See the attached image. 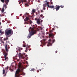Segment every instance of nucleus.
Segmentation results:
<instances>
[{
	"label": "nucleus",
	"mask_w": 77,
	"mask_h": 77,
	"mask_svg": "<svg viewBox=\"0 0 77 77\" xmlns=\"http://www.w3.org/2000/svg\"><path fill=\"white\" fill-rule=\"evenodd\" d=\"M29 33L27 37L28 39H29L31 38L32 36H33V35L36 33V30H34V27H33L32 28L31 27H30L29 29Z\"/></svg>",
	"instance_id": "nucleus-1"
},
{
	"label": "nucleus",
	"mask_w": 77,
	"mask_h": 77,
	"mask_svg": "<svg viewBox=\"0 0 77 77\" xmlns=\"http://www.w3.org/2000/svg\"><path fill=\"white\" fill-rule=\"evenodd\" d=\"M24 70V68H23V67L21 64H20L19 65V68L17 70L16 72L15 73V77H20V72H21V71H23Z\"/></svg>",
	"instance_id": "nucleus-2"
},
{
	"label": "nucleus",
	"mask_w": 77,
	"mask_h": 77,
	"mask_svg": "<svg viewBox=\"0 0 77 77\" xmlns=\"http://www.w3.org/2000/svg\"><path fill=\"white\" fill-rule=\"evenodd\" d=\"M13 30L12 29H6L5 30V35L6 36H11L10 35H12L13 34Z\"/></svg>",
	"instance_id": "nucleus-3"
},
{
	"label": "nucleus",
	"mask_w": 77,
	"mask_h": 77,
	"mask_svg": "<svg viewBox=\"0 0 77 77\" xmlns=\"http://www.w3.org/2000/svg\"><path fill=\"white\" fill-rule=\"evenodd\" d=\"M25 54H21L19 53V57H20V58L24 59L26 57H27V55H25Z\"/></svg>",
	"instance_id": "nucleus-4"
},
{
	"label": "nucleus",
	"mask_w": 77,
	"mask_h": 77,
	"mask_svg": "<svg viewBox=\"0 0 77 77\" xmlns=\"http://www.w3.org/2000/svg\"><path fill=\"white\" fill-rule=\"evenodd\" d=\"M60 7L61 8H64V6L62 5L59 6V5L57 6V5H56L55 6L56 8H54L53 10H54V9H56V11H59V9H60Z\"/></svg>",
	"instance_id": "nucleus-5"
},
{
	"label": "nucleus",
	"mask_w": 77,
	"mask_h": 77,
	"mask_svg": "<svg viewBox=\"0 0 77 77\" xmlns=\"http://www.w3.org/2000/svg\"><path fill=\"white\" fill-rule=\"evenodd\" d=\"M49 42L48 44L47 45L48 47H49V46L52 45V44H53V43H54V42H55V40L54 39L52 40V41L51 39H50L49 40Z\"/></svg>",
	"instance_id": "nucleus-6"
},
{
	"label": "nucleus",
	"mask_w": 77,
	"mask_h": 77,
	"mask_svg": "<svg viewBox=\"0 0 77 77\" xmlns=\"http://www.w3.org/2000/svg\"><path fill=\"white\" fill-rule=\"evenodd\" d=\"M25 15L26 18H25V19L24 20V21H28V20H29V17H30L29 15V14L26 13Z\"/></svg>",
	"instance_id": "nucleus-7"
},
{
	"label": "nucleus",
	"mask_w": 77,
	"mask_h": 77,
	"mask_svg": "<svg viewBox=\"0 0 77 77\" xmlns=\"http://www.w3.org/2000/svg\"><path fill=\"white\" fill-rule=\"evenodd\" d=\"M49 38H51L52 39H53V38H54V34H52V33H50L49 34Z\"/></svg>",
	"instance_id": "nucleus-8"
},
{
	"label": "nucleus",
	"mask_w": 77,
	"mask_h": 77,
	"mask_svg": "<svg viewBox=\"0 0 77 77\" xmlns=\"http://www.w3.org/2000/svg\"><path fill=\"white\" fill-rule=\"evenodd\" d=\"M4 56H5V60H7V59H8V57H6L7 56V55H8V53L5 52L4 53Z\"/></svg>",
	"instance_id": "nucleus-9"
},
{
	"label": "nucleus",
	"mask_w": 77,
	"mask_h": 77,
	"mask_svg": "<svg viewBox=\"0 0 77 77\" xmlns=\"http://www.w3.org/2000/svg\"><path fill=\"white\" fill-rule=\"evenodd\" d=\"M41 19L40 18V17L37 19V23L38 24H41Z\"/></svg>",
	"instance_id": "nucleus-10"
},
{
	"label": "nucleus",
	"mask_w": 77,
	"mask_h": 77,
	"mask_svg": "<svg viewBox=\"0 0 77 77\" xmlns=\"http://www.w3.org/2000/svg\"><path fill=\"white\" fill-rule=\"evenodd\" d=\"M6 73L7 72H5V69L3 70V74L4 77L6 76Z\"/></svg>",
	"instance_id": "nucleus-11"
},
{
	"label": "nucleus",
	"mask_w": 77,
	"mask_h": 77,
	"mask_svg": "<svg viewBox=\"0 0 77 77\" xmlns=\"http://www.w3.org/2000/svg\"><path fill=\"white\" fill-rule=\"evenodd\" d=\"M43 8L44 10H45V7H47V4H44L43 5Z\"/></svg>",
	"instance_id": "nucleus-12"
},
{
	"label": "nucleus",
	"mask_w": 77,
	"mask_h": 77,
	"mask_svg": "<svg viewBox=\"0 0 77 77\" xmlns=\"http://www.w3.org/2000/svg\"><path fill=\"white\" fill-rule=\"evenodd\" d=\"M48 7L49 8H51V9H53L54 8V5H51L50 6V5H48Z\"/></svg>",
	"instance_id": "nucleus-13"
},
{
	"label": "nucleus",
	"mask_w": 77,
	"mask_h": 77,
	"mask_svg": "<svg viewBox=\"0 0 77 77\" xmlns=\"http://www.w3.org/2000/svg\"><path fill=\"white\" fill-rule=\"evenodd\" d=\"M5 50L7 52H8L9 51V50L8 49V45H5Z\"/></svg>",
	"instance_id": "nucleus-14"
},
{
	"label": "nucleus",
	"mask_w": 77,
	"mask_h": 77,
	"mask_svg": "<svg viewBox=\"0 0 77 77\" xmlns=\"http://www.w3.org/2000/svg\"><path fill=\"white\" fill-rule=\"evenodd\" d=\"M9 2V0H5V2L6 5H8V3Z\"/></svg>",
	"instance_id": "nucleus-15"
},
{
	"label": "nucleus",
	"mask_w": 77,
	"mask_h": 77,
	"mask_svg": "<svg viewBox=\"0 0 77 77\" xmlns=\"http://www.w3.org/2000/svg\"><path fill=\"white\" fill-rule=\"evenodd\" d=\"M26 2L27 1H26V0H21L20 2H19V4H20L21 3H23V2Z\"/></svg>",
	"instance_id": "nucleus-16"
},
{
	"label": "nucleus",
	"mask_w": 77,
	"mask_h": 77,
	"mask_svg": "<svg viewBox=\"0 0 77 77\" xmlns=\"http://www.w3.org/2000/svg\"><path fill=\"white\" fill-rule=\"evenodd\" d=\"M36 9H32V13H35L36 12Z\"/></svg>",
	"instance_id": "nucleus-17"
},
{
	"label": "nucleus",
	"mask_w": 77,
	"mask_h": 77,
	"mask_svg": "<svg viewBox=\"0 0 77 77\" xmlns=\"http://www.w3.org/2000/svg\"><path fill=\"white\" fill-rule=\"evenodd\" d=\"M4 11H5V8H4V7H3L2 9V10L1 11L2 13H3Z\"/></svg>",
	"instance_id": "nucleus-18"
},
{
	"label": "nucleus",
	"mask_w": 77,
	"mask_h": 77,
	"mask_svg": "<svg viewBox=\"0 0 77 77\" xmlns=\"http://www.w3.org/2000/svg\"><path fill=\"white\" fill-rule=\"evenodd\" d=\"M3 7H4V8H5V9H6V8H7V5L6 4H4Z\"/></svg>",
	"instance_id": "nucleus-19"
},
{
	"label": "nucleus",
	"mask_w": 77,
	"mask_h": 77,
	"mask_svg": "<svg viewBox=\"0 0 77 77\" xmlns=\"http://www.w3.org/2000/svg\"><path fill=\"white\" fill-rule=\"evenodd\" d=\"M0 33L1 34H3L4 33V32L2 31V30H0Z\"/></svg>",
	"instance_id": "nucleus-20"
},
{
	"label": "nucleus",
	"mask_w": 77,
	"mask_h": 77,
	"mask_svg": "<svg viewBox=\"0 0 77 77\" xmlns=\"http://www.w3.org/2000/svg\"><path fill=\"white\" fill-rule=\"evenodd\" d=\"M10 36H11V35H9V36H6V40H8V37H10Z\"/></svg>",
	"instance_id": "nucleus-21"
},
{
	"label": "nucleus",
	"mask_w": 77,
	"mask_h": 77,
	"mask_svg": "<svg viewBox=\"0 0 77 77\" xmlns=\"http://www.w3.org/2000/svg\"><path fill=\"white\" fill-rule=\"evenodd\" d=\"M28 22H29V24H32V21L31 20H29V21H28Z\"/></svg>",
	"instance_id": "nucleus-22"
},
{
	"label": "nucleus",
	"mask_w": 77,
	"mask_h": 77,
	"mask_svg": "<svg viewBox=\"0 0 77 77\" xmlns=\"http://www.w3.org/2000/svg\"><path fill=\"white\" fill-rule=\"evenodd\" d=\"M1 1L2 2L4 3L5 2V0H1Z\"/></svg>",
	"instance_id": "nucleus-23"
},
{
	"label": "nucleus",
	"mask_w": 77,
	"mask_h": 77,
	"mask_svg": "<svg viewBox=\"0 0 77 77\" xmlns=\"http://www.w3.org/2000/svg\"><path fill=\"white\" fill-rule=\"evenodd\" d=\"M54 30V29L53 28L52 29V30H51V32H53V30Z\"/></svg>",
	"instance_id": "nucleus-24"
},
{
	"label": "nucleus",
	"mask_w": 77,
	"mask_h": 77,
	"mask_svg": "<svg viewBox=\"0 0 77 77\" xmlns=\"http://www.w3.org/2000/svg\"><path fill=\"white\" fill-rule=\"evenodd\" d=\"M46 4L47 5V6L48 7V5H49V2H47Z\"/></svg>",
	"instance_id": "nucleus-25"
},
{
	"label": "nucleus",
	"mask_w": 77,
	"mask_h": 77,
	"mask_svg": "<svg viewBox=\"0 0 77 77\" xmlns=\"http://www.w3.org/2000/svg\"><path fill=\"white\" fill-rule=\"evenodd\" d=\"M28 21V22H25V23H26V24H29V22H28V21Z\"/></svg>",
	"instance_id": "nucleus-26"
},
{
	"label": "nucleus",
	"mask_w": 77,
	"mask_h": 77,
	"mask_svg": "<svg viewBox=\"0 0 77 77\" xmlns=\"http://www.w3.org/2000/svg\"><path fill=\"white\" fill-rule=\"evenodd\" d=\"M28 47H26V50L25 51V52H27V50Z\"/></svg>",
	"instance_id": "nucleus-27"
},
{
	"label": "nucleus",
	"mask_w": 77,
	"mask_h": 77,
	"mask_svg": "<svg viewBox=\"0 0 77 77\" xmlns=\"http://www.w3.org/2000/svg\"><path fill=\"white\" fill-rule=\"evenodd\" d=\"M31 70L32 71H35V69L34 68H33L31 69Z\"/></svg>",
	"instance_id": "nucleus-28"
},
{
	"label": "nucleus",
	"mask_w": 77,
	"mask_h": 77,
	"mask_svg": "<svg viewBox=\"0 0 77 77\" xmlns=\"http://www.w3.org/2000/svg\"><path fill=\"white\" fill-rule=\"evenodd\" d=\"M25 5L26 6H28V7L29 6V5L27 4H25Z\"/></svg>",
	"instance_id": "nucleus-29"
},
{
	"label": "nucleus",
	"mask_w": 77,
	"mask_h": 77,
	"mask_svg": "<svg viewBox=\"0 0 77 77\" xmlns=\"http://www.w3.org/2000/svg\"><path fill=\"white\" fill-rule=\"evenodd\" d=\"M23 47H26V45H23Z\"/></svg>",
	"instance_id": "nucleus-30"
},
{
	"label": "nucleus",
	"mask_w": 77,
	"mask_h": 77,
	"mask_svg": "<svg viewBox=\"0 0 77 77\" xmlns=\"http://www.w3.org/2000/svg\"><path fill=\"white\" fill-rule=\"evenodd\" d=\"M6 38H4V41H6Z\"/></svg>",
	"instance_id": "nucleus-31"
},
{
	"label": "nucleus",
	"mask_w": 77,
	"mask_h": 77,
	"mask_svg": "<svg viewBox=\"0 0 77 77\" xmlns=\"http://www.w3.org/2000/svg\"><path fill=\"white\" fill-rule=\"evenodd\" d=\"M18 51H21V49H18Z\"/></svg>",
	"instance_id": "nucleus-32"
},
{
	"label": "nucleus",
	"mask_w": 77,
	"mask_h": 77,
	"mask_svg": "<svg viewBox=\"0 0 77 77\" xmlns=\"http://www.w3.org/2000/svg\"><path fill=\"white\" fill-rule=\"evenodd\" d=\"M10 71H12V70L11 69H10Z\"/></svg>",
	"instance_id": "nucleus-33"
},
{
	"label": "nucleus",
	"mask_w": 77,
	"mask_h": 77,
	"mask_svg": "<svg viewBox=\"0 0 77 77\" xmlns=\"http://www.w3.org/2000/svg\"><path fill=\"white\" fill-rule=\"evenodd\" d=\"M51 5H53V2H51Z\"/></svg>",
	"instance_id": "nucleus-34"
},
{
	"label": "nucleus",
	"mask_w": 77,
	"mask_h": 77,
	"mask_svg": "<svg viewBox=\"0 0 77 77\" xmlns=\"http://www.w3.org/2000/svg\"><path fill=\"white\" fill-rule=\"evenodd\" d=\"M23 19H24V16H23Z\"/></svg>",
	"instance_id": "nucleus-35"
},
{
	"label": "nucleus",
	"mask_w": 77,
	"mask_h": 77,
	"mask_svg": "<svg viewBox=\"0 0 77 77\" xmlns=\"http://www.w3.org/2000/svg\"><path fill=\"white\" fill-rule=\"evenodd\" d=\"M38 3H40V1H39V0H38Z\"/></svg>",
	"instance_id": "nucleus-36"
},
{
	"label": "nucleus",
	"mask_w": 77,
	"mask_h": 77,
	"mask_svg": "<svg viewBox=\"0 0 77 77\" xmlns=\"http://www.w3.org/2000/svg\"><path fill=\"white\" fill-rule=\"evenodd\" d=\"M42 16H43L42 15H42H40V17H42Z\"/></svg>",
	"instance_id": "nucleus-37"
},
{
	"label": "nucleus",
	"mask_w": 77,
	"mask_h": 77,
	"mask_svg": "<svg viewBox=\"0 0 77 77\" xmlns=\"http://www.w3.org/2000/svg\"><path fill=\"white\" fill-rule=\"evenodd\" d=\"M25 22L24 23V24H26V21H25Z\"/></svg>",
	"instance_id": "nucleus-38"
},
{
	"label": "nucleus",
	"mask_w": 77,
	"mask_h": 77,
	"mask_svg": "<svg viewBox=\"0 0 77 77\" xmlns=\"http://www.w3.org/2000/svg\"><path fill=\"white\" fill-rule=\"evenodd\" d=\"M20 50H23V48H20Z\"/></svg>",
	"instance_id": "nucleus-39"
},
{
	"label": "nucleus",
	"mask_w": 77,
	"mask_h": 77,
	"mask_svg": "<svg viewBox=\"0 0 77 77\" xmlns=\"http://www.w3.org/2000/svg\"><path fill=\"white\" fill-rule=\"evenodd\" d=\"M1 24H2V23H1V22L0 21V26L1 25Z\"/></svg>",
	"instance_id": "nucleus-40"
},
{
	"label": "nucleus",
	"mask_w": 77,
	"mask_h": 77,
	"mask_svg": "<svg viewBox=\"0 0 77 77\" xmlns=\"http://www.w3.org/2000/svg\"><path fill=\"white\" fill-rule=\"evenodd\" d=\"M43 41H44V42L45 41V39H43Z\"/></svg>",
	"instance_id": "nucleus-41"
},
{
	"label": "nucleus",
	"mask_w": 77,
	"mask_h": 77,
	"mask_svg": "<svg viewBox=\"0 0 77 77\" xmlns=\"http://www.w3.org/2000/svg\"><path fill=\"white\" fill-rule=\"evenodd\" d=\"M27 47L28 48H28H30V46H27Z\"/></svg>",
	"instance_id": "nucleus-42"
},
{
	"label": "nucleus",
	"mask_w": 77,
	"mask_h": 77,
	"mask_svg": "<svg viewBox=\"0 0 77 77\" xmlns=\"http://www.w3.org/2000/svg\"><path fill=\"white\" fill-rule=\"evenodd\" d=\"M45 2H46V3H47V2H47V1L46 0L45 1Z\"/></svg>",
	"instance_id": "nucleus-43"
},
{
	"label": "nucleus",
	"mask_w": 77,
	"mask_h": 77,
	"mask_svg": "<svg viewBox=\"0 0 77 77\" xmlns=\"http://www.w3.org/2000/svg\"><path fill=\"white\" fill-rule=\"evenodd\" d=\"M41 12H43V11L41 10Z\"/></svg>",
	"instance_id": "nucleus-44"
},
{
	"label": "nucleus",
	"mask_w": 77,
	"mask_h": 77,
	"mask_svg": "<svg viewBox=\"0 0 77 77\" xmlns=\"http://www.w3.org/2000/svg\"><path fill=\"white\" fill-rule=\"evenodd\" d=\"M25 43V42L23 41V44H24Z\"/></svg>",
	"instance_id": "nucleus-45"
},
{
	"label": "nucleus",
	"mask_w": 77,
	"mask_h": 77,
	"mask_svg": "<svg viewBox=\"0 0 77 77\" xmlns=\"http://www.w3.org/2000/svg\"><path fill=\"white\" fill-rule=\"evenodd\" d=\"M6 69H8V67H7Z\"/></svg>",
	"instance_id": "nucleus-46"
},
{
	"label": "nucleus",
	"mask_w": 77,
	"mask_h": 77,
	"mask_svg": "<svg viewBox=\"0 0 77 77\" xmlns=\"http://www.w3.org/2000/svg\"><path fill=\"white\" fill-rule=\"evenodd\" d=\"M55 53H57V51H56Z\"/></svg>",
	"instance_id": "nucleus-47"
},
{
	"label": "nucleus",
	"mask_w": 77,
	"mask_h": 77,
	"mask_svg": "<svg viewBox=\"0 0 77 77\" xmlns=\"http://www.w3.org/2000/svg\"><path fill=\"white\" fill-rule=\"evenodd\" d=\"M37 72H39V71H38V70L37 71Z\"/></svg>",
	"instance_id": "nucleus-48"
},
{
	"label": "nucleus",
	"mask_w": 77,
	"mask_h": 77,
	"mask_svg": "<svg viewBox=\"0 0 77 77\" xmlns=\"http://www.w3.org/2000/svg\"><path fill=\"white\" fill-rule=\"evenodd\" d=\"M43 21V20H41V22H42V23Z\"/></svg>",
	"instance_id": "nucleus-49"
},
{
	"label": "nucleus",
	"mask_w": 77,
	"mask_h": 77,
	"mask_svg": "<svg viewBox=\"0 0 77 77\" xmlns=\"http://www.w3.org/2000/svg\"><path fill=\"white\" fill-rule=\"evenodd\" d=\"M9 42V41H7V42Z\"/></svg>",
	"instance_id": "nucleus-50"
},
{
	"label": "nucleus",
	"mask_w": 77,
	"mask_h": 77,
	"mask_svg": "<svg viewBox=\"0 0 77 77\" xmlns=\"http://www.w3.org/2000/svg\"><path fill=\"white\" fill-rule=\"evenodd\" d=\"M36 15H38V14L36 13Z\"/></svg>",
	"instance_id": "nucleus-51"
},
{
	"label": "nucleus",
	"mask_w": 77,
	"mask_h": 77,
	"mask_svg": "<svg viewBox=\"0 0 77 77\" xmlns=\"http://www.w3.org/2000/svg\"><path fill=\"white\" fill-rule=\"evenodd\" d=\"M22 15V14H20V15H21H21Z\"/></svg>",
	"instance_id": "nucleus-52"
},
{
	"label": "nucleus",
	"mask_w": 77,
	"mask_h": 77,
	"mask_svg": "<svg viewBox=\"0 0 77 77\" xmlns=\"http://www.w3.org/2000/svg\"><path fill=\"white\" fill-rule=\"evenodd\" d=\"M42 38H44V36H42Z\"/></svg>",
	"instance_id": "nucleus-53"
},
{
	"label": "nucleus",
	"mask_w": 77,
	"mask_h": 77,
	"mask_svg": "<svg viewBox=\"0 0 77 77\" xmlns=\"http://www.w3.org/2000/svg\"><path fill=\"white\" fill-rule=\"evenodd\" d=\"M32 0V1H33L34 0Z\"/></svg>",
	"instance_id": "nucleus-54"
},
{
	"label": "nucleus",
	"mask_w": 77,
	"mask_h": 77,
	"mask_svg": "<svg viewBox=\"0 0 77 77\" xmlns=\"http://www.w3.org/2000/svg\"><path fill=\"white\" fill-rule=\"evenodd\" d=\"M40 71H41V69H40Z\"/></svg>",
	"instance_id": "nucleus-55"
}]
</instances>
